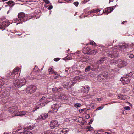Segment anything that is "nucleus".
<instances>
[{
    "instance_id": "338daca9",
    "label": "nucleus",
    "mask_w": 134,
    "mask_h": 134,
    "mask_svg": "<svg viewBox=\"0 0 134 134\" xmlns=\"http://www.w3.org/2000/svg\"><path fill=\"white\" fill-rule=\"evenodd\" d=\"M51 111V112L52 113L53 112V111Z\"/></svg>"
},
{
    "instance_id": "cd10ccee",
    "label": "nucleus",
    "mask_w": 134,
    "mask_h": 134,
    "mask_svg": "<svg viewBox=\"0 0 134 134\" xmlns=\"http://www.w3.org/2000/svg\"><path fill=\"white\" fill-rule=\"evenodd\" d=\"M91 67L90 66H87L85 69V72L89 71L90 70Z\"/></svg>"
},
{
    "instance_id": "b1692460",
    "label": "nucleus",
    "mask_w": 134,
    "mask_h": 134,
    "mask_svg": "<svg viewBox=\"0 0 134 134\" xmlns=\"http://www.w3.org/2000/svg\"><path fill=\"white\" fill-rule=\"evenodd\" d=\"M19 113L20 114L18 115H17V116H22L26 114V113L25 111H22L20 112H19Z\"/></svg>"
},
{
    "instance_id": "bb28decb",
    "label": "nucleus",
    "mask_w": 134,
    "mask_h": 134,
    "mask_svg": "<svg viewBox=\"0 0 134 134\" xmlns=\"http://www.w3.org/2000/svg\"><path fill=\"white\" fill-rule=\"evenodd\" d=\"M43 116L42 115H40L39 117L37 119L38 120H44Z\"/></svg>"
},
{
    "instance_id": "052dcab7",
    "label": "nucleus",
    "mask_w": 134,
    "mask_h": 134,
    "mask_svg": "<svg viewBox=\"0 0 134 134\" xmlns=\"http://www.w3.org/2000/svg\"><path fill=\"white\" fill-rule=\"evenodd\" d=\"M113 0H109V3L110 2H113Z\"/></svg>"
},
{
    "instance_id": "e433bc0d",
    "label": "nucleus",
    "mask_w": 134,
    "mask_h": 134,
    "mask_svg": "<svg viewBox=\"0 0 134 134\" xmlns=\"http://www.w3.org/2000/svg\"><path fill=\"white\" fill-rule=\"evenodd\" d=\"M35 69L36 70V73H37V72H38V68L37 66H35V67L34 68V70H35Z\"/></svg>"
},
{
    "instance_id": "6e6d98bb",
    "label": "nucleus",
    "mask_w": 134,
    "mask_h": 134,
    "mask_svg": "<svg viewBox=\"0 0 134 134\" xmlns=\"http://www.w3.org/2000/svg\"><path fill=\"white\" fill-rule=\"evenodd\" d=\"M25 129H26V130H31L32 129H30H30L29 128L27 129L26 128Z\"/></svg>"
},
{
    "instance_id": "e2e57ef3",
    "label": "nucleus",
    "mask_w": 134,
    "mask_h": 134,
    "mask_svg": "<svg viewBox=\"0 0 134 134\" xmlns=\"http://www.w3.org/2000/svg\"><path fill=\"white\" fill-rule=\"evenodd\" d=\"M66 58V57H65V58H64L63 59V60H65V59Z\"/></svg>"
},
{
    "instance_id": "c03bdc74",
    "label": "nucleus",
    "mask_w": 134,
    "mask_h": 134,
    "mask_svg": "<svg viewBox=\"0 0 134 134\" xmlns=\"http://www.w3.org/2000/svg\"><path fill=\"white\" fill-rule=\"evenodd\" d=\"M88 0H85L83 1L82 2V4H85V3L87 2H88Z\"/></svg>"
},
{
    "instance_id": "6ab92c4d",
    "label": "nucleus",
    "mask_w": 134,
    "mask_h": 134,
    "mask_svg": "<svg viewBox=\"0 0 134 134\" xmlns=\"http://www.w3.org/2000/svg\"><path fill=\"white\" fill-rule=\"evenodd\" d=\"M10 6H11V7H13L15 4H14V2L12 1H9L8 2L6 3Z\"/></svg>"
},
{
    "instance_id": "9b49d317",
    "label": "nucleus",
    "mask_w": 134,
    "mask_h": 134,
    "mask_svg": "<svg viewBox=\"0 0 134 134\" xmlns=\"http://www.w3.org/2000/svg\"><path fill=\"white\" fill-rule=\"evenodd\" d=\"M113 10V7H107V8L105 9L103 11L104 13H110Z\"/></svg>"
},
{
    "instance_id": "680f3d73",
    "label": "nucleus",
    "mask_w": 134,
    "mask_h": 134,
    "mask_svg": "<svg viewBox=\"0 0 134 134\" xmlns=\"http://www.w3.org/2000/svg\"><path fill=\"white\" fill-rule=\"evenodd\" d=\"M59 3H62V2H60V0H59L58 1Z\"/></svg>"
},
{
    "instance_id": "20e7f679",
    "label": "nucleus",
    "mask_w": 134,
    "mask_h": 134,
    "mask_svg": "<svg viewBox=\"0 0 134 134\" xmlns=\"http://www.w3.org/2000/svg\"><path fill=\"white\" fill-rule=\"evenodd\" d=\"M25 16V14L23 12H20L18 14V18L21 21V23H22V22H24L27 21V19Z\"/></svg>"
},
{
    "instance_id": "412c9836",
    "label": "nucleus",
    "mask_w": 134,
    "mask_h": 134,
    "mask_svg": "<svg viewBox=\"0 0 134 134\" xmlns=\"http://www.w3.org/2000/svg\"><path fill=\"white\" fill-rule=\"evenodd\" d=\"M69 131V129L68 128H64L63 130H61V131L63 134H65Z\"/></svg>"
},
{
    "instance_id": "6e6552de",
    "label": "nucleus",
    "mask_w": 134,
    "mask_h": 134,
    "mask_svg": "<svg viewBox=\"0 0 134 134\" xmlns=\"http://www.w3.org/2000/svg\"><path fill=\"white\" fill-rule=\"evenodd\" d=\"M119 54V53L118 51L116 49H114L113 51V54L112 55L111 54H109L108 55L111 58L115 57L118 56Z\"/></svg>"
},
{
    "instance_id": "dca6fc26",
    "label": "nucleus",
    "mask_w": 134,
    "mask_h": 134,
    "mask_svg": "<svg viewBox=\"0 0 134 134\" xmlns=\"http://www.w3.org/2000/svg\"><path fill=\"white\" fill-rule=\"evenodd\" d=\"M105 57L101 58L100 60L98 61L97 62V64H99L103 63V62L105 60Z\"/></svg>"
},
{
    "instance_id": "4468645a",
    "label": "nucleus",
    "mask_w": 134,
    "mask_h": 134,
    "mask_svg": "<svg viewBox=\"0 0 134 134\" xmlns=\"http://www.w3.org/2000/svg\"><path fill=\"white\" fill-rule=\"evenodd\" d=\"M89 52V53H88V54L89 55H94L97 53V50L96 49L90 51Z\"/></svg>"
},
{
    "instance_id": "f3484780",
    "label": "nucleus",
    "mask_w": 134,
    "mask_h": 134,
    "mask_svg": "<svg viewBox=\"0 0 134 134\" xmlns=\"http://www.w3.org/2000/svg\"><path fill=\"white\" fill-rule=\"evenodd\" d=\"M99 76L100 77L103 76L104 77H107L108 76V73L107 72H104L100 74Z\"/></svg>"
},
{
    "instance_id": "1a4fd4ad",
    "label": "nucleus",
    "mask_w": 134,
    "mask_h": 134,
    "mask_svg": "<svg viewBox=\"0 0 134 134\" xmlns=\"http://www.w3.org/2000/svg\"><path fill=\"white\" fill-rule=\"evenodd\" d=\"M63 85L65 88H66L68 90H69V89L71 88L72 86H73V84H71L70 85H69V82H65L63 84Z\"/></svg>"
},
{
    "instance_id": "4c0bfd02",
    "label": "nucleus",
    "mask_w": 134,
    "mask_h": 134,
    "mask_svg": "<svg viewBox=\"0 0 134 134\" xmlns=\"http://www.w3.org/2000/svg\"><path fill=\"white\" fill-rule=\"evenodd\" d=\"M60 59V58H54V60L55 61H58Z\"/></svg>"
},
{
    "instance_id": "4d7b16f0",
    "label": "nucleus",
    "mask_w": 134,
    "mask_h": 134,
    "mask_svg": "<svg viewBox=\"0 0 134 134\" xmlns=\"http://www.w3.org/2000/svg\"><path fill=\"white\" fill-rule=\"evenodd\" d=\"M127 22V21H124L123 22H122V24H124L125 23H126Z\"/></svg>"
},
{
    "instance_id": "2f4dec72",
    "label": "nucleus",
    "mask_w": 134,
    "mask_h": 134,
    "mask_svg": "<svg viewBox=\"0 0 134 134\" xmlns=\"http://www.w3.org/2000/svg\"><path fill=\"white\" fill-rule=\"evenodd\" d=\"M81 104L80 103H76L75 104L74 106L76 107L77 108L78 107H80Z\"/></svg>"
},
{
    "instance_id": "8fccbe9b",
    "label": "nucleus",
    "mask_w": 134,
    "mask_h": 134,
    "mask_svg": "<svg viewBox=\"0 0 134 134\" xmlns=\"http://www.w3.org/2000/svg\"><path fill=\"white\" fill-rule=\"evenodd\" d=\"M85 109H84V108L83 109H81V110H79V112L81 113L82 111H84Z\"/></svg>"
},
{
    "instance_id": "72a5a7b5",
    "label": "nucleus",
    "mask_w": 134,
    "mask_h": 134,
    "mask_svg": "<svg viewBox=\"0 0 134 134\" xmlns=\"http://www.w3.org/2000/svg\"><path fill=\"white\" fill-rule=\"evenodd\" d=\"M124 109L125 110H130V108L129 106H126L124 107Z\"/></svg>"
},
{
    "instance_id": "58836bf2",
    "label": "nucleus",
    "mask_w": 134,
    "mask_h": 134,
    "mask_svg": "<svg viewBox=\"0 0 134 134\" xmlns=\"http://www.w3.org/2000/svg\"><path fill=\"white\" fill-rule=\"evenodd\" d=\"M86 129H88V130L87 131H91L93 130H90V127H89V126H87L86 127Z\"/></svg>"
},
{
    "instance_id": "5fc2aeb1",
    "label": "nucleus",
    "mask_w": 134,
    "mask_h": 134,
    "mask_svg": "<svg viewBox=\"0 0 134 134\" xmlns=\"http://www.w3.org/2000/svg\"><path fill=\"white\" fill-rule=\"evenodd\" d=\"M96 11H97L96 12H98L100 11V10L99 9H96Z\"/></svg>"
},
{
    "instance_id": "473e14b6",
    "label": "nucleus",
    "mask_w": 134,
    "mask_h": 134,
    "mask_svg": "<svg viewBox=\"0 0 134 134\" xmlns=\"http://www.w3.org/2000/svg\"><path fill=\"white\" fill-rule=\"evenodd\" d=\"M132 75V73L131 72L129 74H128L126 75V76H128V77H131Z\"/></svg>"
},
{
    "instance_id": "f257e3e1",
    "label": "nucleus",
    "mask_w": 134,
    "mask_h": 134,
    "mask_svg": "<svg viewBox=\"0 0 134 134\" xmlns=\"http://www.w3.org/2000/svg\"><path fill=\"white\" fill-rule=\"evenodd\" d=\"M8 110L12 114H14V116H17L20 114L18 111V107L16 106H12L10 107Z\"/></svg>"
},
{
    "instance_id": "0eeeda50",
    "label": "nucleus",
    "mask_w": 134,
    "mask_h": 134,
    "mask_svg": "<svg viewBox=\"0 0 134 134\" xmlns=\"http://www.w3.org/2000/svg\"><path fill=\"white\" fill-rule=\"evenodd\" d=\"M130 79L128 77H124L121 78L120 80L123 84H128L130 82Z\"/></svg>"
},
{
    "instance_id": "7c9ffc66",
    "label": "nucleus",
    "mask_w": 134,
    "mask_h": 134,
    "mask_svg": "<svg viewBox=\"0 0 134 134\" xmlns=\"http://www.w3.org/2000/svg\"><path fill=\"white\" fill-rule=\"evenodd\" d=\"M56 105L55 104H54L51 107V109H52V110L54 111L56 109V108L55 107Z\"/></svg>"
},
{
    "instance_id": "f8f14e48",
    "label": "nucleus",
    "mask_w": 134,
    "mask_h": 134,
    "mask_svg": "<svg viewBox=\"0 0 134 134\" xmlns=\"http://www.w3.org/2000/svg\"><path fill=\"white\" fill-rule=\"evenodd\" d=\"M89 87L88 86L83 87L81 89V92L83 93H88L89 91Z\"/></svg>"
},
{
    "instance_id": "c9c22d12",
    "label": "nucleus",
    "mask_w": 134,
    "mask_h": 134,
    "mask_svg": "<svg viewBox=\"0 0 134 134\" xmlns=\"http://www.w3.org/2000/svg\"><path fill=\"white\" fill-rule=\"evenodd\" d=\"M74 4L76 7H77L79 3L78 2H74Z\"/></svg>"
},
{
    "instance_id": "c756f323",
    "label": "nucleus",
    "mask_w": 134,
    "mask_h": 134,
    "mask_svg": "<svg viewBox=\"0 0 134 134\" xmlns=\"http://www.w3.org/2000/svg\"><path fill=\"white\" fill-rule=\"evenodd\" d=\"M118 97H119L118 98L120 99L123 100L125 99L124 96L123 95H120L119 96H118Z\"/></svg>"
},
{
    "instance_id": "ddd939ff",
    "label": "nucleus",
    "mask_w": 134,
    "mask_h": 134,
    "mask_svg": "<svg viewBox=\"0 0 134 134\" xmlns=\"http://www.w3.org/2000/svg\"><path fill=\"white\" fill-rule=\"evenodd\" d=\"M19 69V68L18 67L15 69H14L12 71V73H11V75H12V76H13L14 74H16L18 72Z\"/></svg>"
},
{
    "instance_id": "39448f33",
    "label": "nucleus",
    "mask_w": 134,
    "mask_h": 134,
    "mask_svg": "<svg viewBox=\"0 0 134 134\" xmlns=\"http://www.w3.org/2000/svg\"><path fill=\"white\" fill-rule=\"evenodd\" d=\"M122 45H119L118 47V48H119V50L122 52L125 51L126 49H127L129 45L128 43L126 44L125 43H124Z\"/></svg>"
},
{
    "instance_id": "9d476101",
    "label": "nucleus",
    "mask_w": 134,
    "mask_h": 134,
    "mask_svg": "<svg viewBox=\"0 0 134 134\" xmlns=\"http://www.w3.org/2000/svg\"><path fill=\"white\" fill-rule=\"evenodd\" d=\"M118 65L120 68H122L126 66L127 65V63L124 61H119L118 62Z\"/></svg>"
},
{
    "instance_id": "37998d69",
    "label": "nucleus",
    "mask_w": 134,
    "mask_h": 134,
    "mask_svg": "<svg viewBox=\"0 0 134 134\" xmlns=\"http://www.w3.org/2000/svg\"><path fill=\"white\" fill-rule=\"evenodd\" d=\"M93 120V119H91L90 120V122L88 123V124H91Z\"/></svg>"
},
{
    "instance_id": "a211bd4d",
    "label": "nucleus",
    "mask_w": 134,
    "mask_h": 134,
    "mask_svg": "<svg viewBox=\"0 0 134 134\" xmlns=\"http://www.w3.org/2000/svg\"><path fill=\"white\" fill-rule=\"evenodd\" d=\"M83 51H86V53H84L85 54H88V53H89L90 51V49L88 47H86L83 49Z\"/></svg>"
},
{
    "instance_id": "a878e982",
    "label": "nucleus",
    "mask_w": 134,
    "mask_h": 134,
    "mask_svg": "<svg viewBox=\"0 0 134 134\" xmlns=\"http://www.w3.org/2000/svg\"><path fill=\"white\" fill-rule=\"evenodd\" d=\"M4 95L5 96L8 97L9 95V92L5 91H4Z\"/></svg>"
},
{
    "instance_id": "3c124183",
    "label": "nucleus",
    "mask_w": 134,
    "mask_h": 134,
    "mask_svg": "<svg viewBox=\"0 0 134 134\" xmlns=\"http://www.w3.org/2000/svg\"><path fill=\"white\" fill-rule=\"evenodd\" d=\"M102 108H103V107L101 108V107H99L97 108L96 110H100V109H102Z\"/></svg>"
},
{
    "instance_id": "c85d7f7f",
    "label": "nucleus",
    "mask_w": 134,
    "mask_h": 134,
    "mask_svg": "<svg viewBox=\"0 0 134 134\" xmlns=\"http://www.w3.org/2000/svg\"><path fill=\"white\" fill-rule=\"evenodd\" d=\"M89 43L90 45H93L94 46H95L96 45V43H95V42L93 41H90Z\"/></svg>"
},
{
    "instance_id": "864d4df0",
    "label": "nucleus",
    "mask_w": 134,
    "mask_h": 134,
    "mask_svg": "<svg viewBox=\"0 0 134 134\" xmlns=\"http://www.w3.org/2000/svg\"><path fill=\"white\" fill-rule=\"evenodd\" d=\"M38 109V108L36 107V108H35L33 110V111H36Z\"/></svg>"
},
{
    "instance_id": "aec40b11",
    "label": "nucleus",
    "mask_w": 134,
    "mask_h": 134,
    "mask_svg": "<svg viewBox=\"0 0 134 134\" xmlns=\"http://www.w3.org/2000/svg\"><path fill=\"white\" fill-rule=\"evenodd\" d=\"M49 73L50 74H55V72L53 71V69L52 68H49L48 69Z\"/></svg>"
},
{
    "instance_id": "393cba45",
    "label": "nucleus",
    "mask_w": 134,
    "mask_h": 134,
    "mask_svg": "<svg viewBox=\"0 0 134 134\" xmlns=\"http://www.w3.org/2000/svg\"><path fill=\"white\" fill-rule=\"evenodd\" d=\"M20 134H33L30 131H24L21 132Z\"/></svg>"
},
{
    "instance_id": "ea45409f",
    "label": "nucleus",
    "mask_w": 134,
    "mask_h": 134,
    "mask_svg": "<svg viewBox=\"0 0 134 134\" xmlns=\"http://www.w3.org/2000/svg\"><path fill=\"white\" fill-rule=\"evenodd\" d=\"M103 98H99L97 99V100L98 101H100L103 99Z\"/></svg>"
},
{
    "instance_id": "603ef678",
    "label": "nucleus",
    "mask_w": 134,
    "mask_h": 134,
    "mask_svg": "<svg viewBox=\"0 0 134 134\" xmlns=\"http://www.w3.org/2000/svg\"><path fill=\"white\" fill-rule=\"evenodd\" d=\"M103 134H109V132H104L102 133Z\"/></svg>"
},
{
    "instance_id": "79ce46f5",
    "label": "nucleus",
    "mask_w": 134,
    "mask_h": 134,
    "mask_svg": "<svg viewBox=\"0 0 134 134\" xmlns=\"http://www.w3.org/2000/svg\"><path fill=\"white\" fill-rule=\"evenodd\" d=\"M53 7L52 5H51L48 8V9L49 10H50Z\"/></svg>"
},
{
    "instance_id": "f704fd0d",
    "label": "nucleus",
    "mask_w": 134,
    "mask_h": 134,
    "mask_svg": "<svg viewBox=\"0 0 134 134\" xmlns=\"http://www.w3.org/2000/svg\"><path fill=\"white\" fill-rule=\"evenodd\" d=\"M42 115L43 116V117L44 120L46 118H47L48 116V115L47 114H42Z\"/></svg>"
},
{
    "instance_id": "13d9d810",
    "label": "nucleus",
    "mask_w": 134,
    "mask_h": 134,
    "mask_svg": "<svg viewBox=\"0 0 134 134\" xmlns=\"http://www.w3.org/2000/svg\"><path fill=\"white\" fill-rule=\"evenodd\" d=\"M89 127L90 128V130H93V128L92 127H91V125H90V126Z\"/></svg>"
},
{
    "instance_id": "7ed1b4c3",
    "label": "nucleus",
    "mask_w": 134,
    "mask_h": 134,
    "mask_svg": "<svg viewBox=\"0 0 134 134\" xmlns=\"http://www.w3.org/2000/svg\"><path fill=\"white\" fill-rule=\"evenodd\" d=\"M36 89V87L33 85H31L28 86L26 90V92L27 94H31L34 93Z\"/></svg>"
},
{
    "instance_id": "bf43d9fd",
    "label": "nucleus",
    "mask_w": 134,
    "mask_h": 134,
    "mask_svg": "<svg viewBox=\"0 0 134 134\" xmlns=\"http://www.w3.org/2000/svg\"><path fill=\"white\" fill-rule=\"evenodd\" d=\"M91 11H92V10H91V11H89L88 12V14H90V13H92V12H91Z\"/></svg>"
},
{
    "instance_id": "4be33fe9",
    "label": "nucleus",
    "mask_w": 134,
    "mask_h": 134,
    "mask_svg": "<svg viewBox=\"0 0 134 134\" xmlns=\"http://www.w3.org/2000/svg\"><path fill=\"white\" fill-rule=\"evenodd\" d=\"M26 83L24 85L22 86H20L19 88H20V90L21 91H24L25 90V87Z\"/></svg>"
},
{
    "instance_id": "a19ab883",
    "label": "nucleus",
    "mask_w": 134,
    "mask_h": 134,
    "mask_svg": "<svg viewBox=\"0 0 134 134\" xmlns=\"http://www.w3.org/2000/svg\"><path fill=\"white\" fill-rule=\"evenodd\" d=\"M86 118V119H88L90 118V115L89 114H87L85 116Z\"/></svg>"
},
{
    "instance_id": "09e8293b",
    "label": "nucleus",
    "mask_w": 134,
    "mask_h": 134,
    "mask_svg": "<svg viewBox=\"0 0 134 134\" xmlns=\"http://www.w3.org/2000/svg\"><path fill=\"white\" fill-rule=\"evenodd\" d=\"M51 132V131H48L45 133V134H50V133Z\"/></svg>"
},
{
    "instance_id": "0e129e2a",
    "label": "nucleus",
    "mask_w": 134,
    "mask_h": 134,
    "mask_svg": "<svg viewBox=\"0 0 134 134\" xmlns=\"http://www.w3.org/2000/svg\"><path fill=\"white\" fill-rule=\"evenodd\" d=\"M9 11H9V10H8V12H7V14L8 13H9Z\"/></svg>"
},
{
    "instance_id": "a18cd8bd",
    "label": "nucleus",
    "mask_w": 134,
    "mask_h": 134,
    "mask_svg": "<svg viewBox=\"0 0 134 134\" xmlns=\"http://www.w3.org/2000/svg\"><path fill=\"white\" fill-rule=\"evenodd\" d=\"M45 3L46 4H48L50 2L48 0H46L45 1Z\"/></svg>"
},
{
    "instance_id": "69168bd1",
    "label": "nucleus",
    "mask_w": 134,
    "mask_h": 134,
    "mask_svg": "<svg viewBox=\"0 0 134 134\" xmlns=\"http://www.w3.org/2000/svg\"><path fill=\"white\" fill-rule=\"evenodd\" d=\"M37 75H38V76H39L40 75V74H37Z\"/></svg>"
},
{
    "instance_id": "5701e85b",
    "label": "nucleus",
    "mask_w": 134,
    "mask_h": 134,
    "mask_svg": "<svg viewBox=\"0 0 134 134\" xmlns=\"http://www.w3.org/2000/svg\"><path fill=\"white\" fill-rule=\"evenodd\" d=\"M46 99L47 98L46 97L43 96L40 99L39 101L40 102H45Z\"/></svg>"
},
{
    "instance_id": "423d86ee",
    "label": "nucleus",
    "mask_w": 134,
    "mask_h": 134,
    "mask_svg": "<svg viewBox=\"0 0 134 134\" xmlns=\"http://www.w3.org/2000/svg\"><path fill=\"white\" fill-rule=\"evenodd\" d=\"M50 126L51 129H53L58 126V124L57 121L54 120L50 122Z\"/></svg>"
},
{
    "instance_id": "de8ad7c7",
    "label": "nucleus",
    "mask_w": 134,
    "mask_h": 134,
    "mask_svg": "<svg viewBox=\"0 0 134 134\" xmlns=\"http://www.w3.org/2000/svg\"><path fill=\"white\" fill-rule=\"evenodd\" d=\"M91 12H92V13H96L97 11H96L95 9H93V10H92V11H91Z\"/></svg>"
},
{
    "instance_id": "49530a36",
    "label": "nucleus",
    "mask_w": 134,
    "mask_h": 134,
    "mask_svg": "<svg viewBox=\"0 0 134 134\" xmlns=\"http://www.w3.org/2000/svg\"><path fill=\"white\" fill-rule=\"evenodd\" d=\"M134 55L133 54H131L129 56V57L131 58H132L134 57Z\"/></svg>"
},
{
    "instance_id": "2eb2a0df",
    "label": "nucleus",
    "mask_w": 134,
    "mask_h": 134,
    "mask_svg": "<svg viewBox=\"0 0 134 134\" xmlns=\"http://www.w3.org/2000/svg\"><path fill=\"white\" fill-rule=\"evenodd\" d=\"M62 88L60 87L59 88L57 87H55L54 88L52 89V90L54 92H59L60 91H61Z\"/></svg>"
},
{
    "instance_id": "774afa93",
    "label": "nucleus",
    "mask_w": 134,
    "mask_h": 134,
    "mask_svg": "<svg viewBox=\"0 0 134 134\" xmlns=\"http://www.w3.org/2000/svg\"><path fill=\"white\" fill-rule=\"evenodd\" d=\"M20 23H17V25H18V24H19Z\"/></svg>"
},
{
    "instance_id": "f03ea898",
    "label": "nucleus",
    "mask_w": 134,
    "mask_h": 134,
    "mask_svg": "<svg viewBox=\"0 0 134 134\" xmlns=\"http://www.w3.org/2000/svg\"><path fill=\"white\" fill-rule=\"evenodd\" d=\"M26 82L25 80H17L13 81V84L15 87L19 88L20 86L24 85L26 83Z\"/></svg>"
}]
</instances>
